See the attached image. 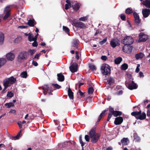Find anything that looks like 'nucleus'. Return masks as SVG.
Returning <instances> with one entry per match:
<instances>
[{"instance_id":"nucleus-1","label":"nucleus","mask_w":150,"mask_h":150,"mask_svg":"<svg viewBox=\"0 0 150 150\" xmlns=\"http://www.w3.org/2000/svg\"><path fill=\"white\" fill-rule=\"evenodd\" d=\"M89 135H86L85 139L86 141L89 142L91 139V142L93 144L96 143L99 139L100 135V134L96 132V128H92L90 131Z\"/></svg>"},{"instance_id":"nucleus-2","label":"nucleus","mask_w":150,"mask_h":150,"mask_svg":"<svg viewBox=\"0 0 150 150\" xmlns=\"http://www.w3.org/2000/svg\"><path fill=\"white\" fill-rule=\"evenodd\" d=\"M16 79L14 78L13 76L7 78L3 81V85L5 86V87H8V86H10L11 85H12L16 83Z\"/></svg>"},{"instance_id":"nucleus-3","label":"nucleus","mask_w":150,"mask_h":150,"mask_svg":"<svg viewBox=\"0 0 150 150\" xmlns=\"http://www.w3.org/2000/svg\"><path fill=\"white\" fill-rule=\"evenodd\" d=\"M131 115L137 119L141 120H144L146 119V113L144 112H142V110L139 111L133 112L131 113Z\"/></svg>"},{"instance_id":"nucleus-4","label":"nucleus","mask_w":150,"mask_h":150,"mask_svg":"<svg viewBox=\"0 0 150 150\" xmlns=\"http://www.w3.org/2000/svg\"><path fill=\"white\" fill-rule=\"evenodd\" d=\"M101 72L103 75H108L110 74V67L107 64H103L101 67Z\"/></svg>"},{"instance_id":"nucleus-5","label":"nucleus","mask_w":150,"mask_h":150,"mask_svg":"<svg viewBox=\"0 0 150 150\" xmlns=\"http://www.w3.org/2000/svg\"><path fill=\"white\" fill-rule=\"evenodd\" d=\"M125 85L127 88L130 90L135 89L138 88V86L133 81L130 80L127 81L125 83Z\"/></svg>"},{"instance_id":"nucleus-6","label":"nucleus","mask_w":150,"mask_h":150,"mask_svg":"<svg viewBox=\"0 0 150 150\" xmlns=\"http://www.w3.org/2000/svg\"><path fill=\"white\" fill-rule=\"evenodd\" d=\"M122 41V43L125 45H130L132 43L133 40L131 37L127 36L125 37Z\"/></svg>"},{"instance_id":"nucleus-7","label":"nucleus","mask_w":150,"mask_h":150,"mask_svg":"<svg viewBox=\"0 0 150 150\" xmlns=\"http://www.w3.org/2000/svg\"><path fill=\"white\" fill-rule=\"evenodd\" d=\"M72 24L76 27L83 28L85 27V24L82 22H78L76 20H74L71 23Z\"/></svg>"},{"instance_id":"nucleus-8","label":"nucleus","mask_w":150,"mask_h":150,"mask_svg":"<svg viewBox=\"0 0 150 150\" xmlns=\"http://www.w3.org/2000/svg\"><path fill=\"white\" fill-rule=\"evenodd\" d=\"M138 42L145 41L148 38V36L143 33H141L139 35Z\"/></svg>"},{"instance_id":"nucleus-9","label":"nucleus","mask_w":150,"mask_h":150,"mask_svg":"<svg viewBox=\"0 0 150 150\" xmlns=\"http://www.w3.org/2000/svg\"><path fill=\"white\" fill-rule=\"evenodd\" d=\"M52 87L51 86H48L47 85H45L42 86L43 89L45 91L46 93H48V94L50 95H52L51 93L52 91Z\"/></svg>"},{"instance_id":"nucleus-10","label":"nucleus","mask_w":150,"mask_h":150,"mask_svg":"<svg viewBox=\"0 0 150 150\" xmlns=\"http://www.w3.org/2000/svg\"><path fill=\"white\" fill-rule=\"evenodd\" d=\"M132 47L129 45H125L122 48L123 51L126 53H129L131 52Z\"/></svg>"},{"instance_id":"nucleus-11","label":"nucleus","mask_w":150,"mask_h":150,"mask_svg":"<svg viewBox=\"0 0 150 150\" xmlns=\"http://www.w3.org/2000/svg\"><path fill=\"white\" fill-rule=\"evenodd\" d=\"M72 63L71 65L69 67V69L72 73H74L76 72L77 70L78 65L75 62Z\"/></svg>"},{"instance_id":"nucleus-12","label":"nucleus","mask_w":150,"mask_h":150,"mask_svg":"<svg viewBox=\"0 0 150 150\" xmlns=\"http://www.w3.org/2000/svg\"><path fill=\"white\" fill-rule=\"evenodd\" d=\"M10 6H6L4 10V13H6L3 19L4 20L6 19L10 16Z\"/></svg>"},{"instance_id":"nucleus-13","label":"nucleus","mask_w":150,"mask_h":150,"mask_svg":"<svg viewBox=\"0 0 150 150\" xmlns=\"http://www.w3.org/2000/svg\"><path fill=\"white\" fill-rule=\"evenodd\" d=\"M110 44L112 47L114 48L120 45L119 40L117 38L112 40L110 42Z\"/></svg>"},{"instance_id":"nucleus-14","label":"nucleus","mask_w":150,"mask_h":150,"mask_svg":"<svg viewBox=\"0 0 150 150\" xmlns=\"http://www.w3.org/2000/svg\"><path fill=\"white\" fill-rule=\"evenodd\" d=\"M123 118L122 117L119 116L115 118L114 121V124L116 125H120L123 122Z\"/></svg>"},{"instance_id":"nucleus-15","label":"nucleus","mask_w":150,"mask_h":150,"mask_svg":"<svg viewBox=\"0 0 150 150\" xmlns=\"http://www.w3.org/2000/svg\"><path fill=\"white\" fill-rule=\"evenodd\" d=\"M142 13L143 17L145 18L147 17L150 14V9L144 8L142 9Z\"/></svg>"},{"instance_id":"nucleus-16","label":"nucleus","mask_w":150,"mask_h":150,"mask_svg":"<svg viewBox=\"0 0 150 150\" xmlns=\"http://www.w3.org/2000/svg\"><path fill=\"white\" fill-rule=\"evenodd\" d=\"M18 51L17 50H13L8 53L6 56H15L17 55Z\"/></svg>"},{"instance_id":"nucleus-17","label":"nucleus","mask_w":150,"mask_h":150,"mask_svg":"<svg viewBox=\"0 0 150 150\" xmlns=\"http://www.w3.org/2000/svg\"><path fill=\"white\" fill-rule=\"evenodd\" d=\"M68 93L69 98L72 100V102H73V101L74 98L73 93L70 87H69L68 89Z\"/></svg>"},{"instance_id":"nucleus-18","label":"nucleus","mask_w":150,"mask_h":150,"mask_svg":"<svg viewBox=\"0 0 150 150\" xmlns=\"http://www.w3.org/2000/svg\"><path fill=\"white\" fill-rule=\"evenodd\" d=\"M57 79L58 81L60 82H62L64 80V76L63 75L62 73L57 74Z\"/></svg>"},{"instance_id":"nucleus-19","label":"nucleus","mask_w":150,"mask_h":150,"mask_svg":"<svg viewBox=\"0 0 150 150\" xmlns=\"http://www.w3.org/2000/svg\"><path fill=\"white\" fill-rule=\"evenodd\" d=\"M133 15L135 21L137 23H139L140 20L139 18V16L137 13L134 12L133 13Z\"/></svg>"},{"instance_id":"nucleus-20","label":"nucleus","mask_w":150,"mask_h":150,"mask_svg":"<svg viewBox=\"0 0 150 150\" xmlns=\"http://www.w3.org/2000/svg\"><path fill=\"white\" fill-rule=\"evenodd\" d=\"M67 4L65 5V9L67 10L69 9V7L72 6V1H70L67 0L66 1Z\"/></svg>"},{"instance_id":"nucleus-21","label":"nucleus","mask_w":150,"mask_h":150,"mask_svg":"<svg viewBox=\"0 0 150 150\" xmlns=\"http://www.w3.org/2000/svg\"><path fill=\"white\" fill-rule=\"evenodd\" d=\"M39 59V57H34L33 58V61L32 64L33 65L35 66H38V63L36 62L37 60Z\"/></svg>"},{"instance_id":"nucleus-22","label":"nucleus","mask_w":150,"mask_h":150,"mask_svg":"<svg viewBox=\"0 0 150 150\" xmlns=\"http://www.w3.org/2000/svg\"><path fill=\"white\" fill-rule=\"evenodd\" d=\"M142 4L144 5L147 8H150V1L149 0H145Z\"/></svg>"},{"instance_id":"nucleus-23","label":"nucleus","mask_w":150,"mask_h":150,"mask_svg":"<svg viewBox=\"0 0 150 150\" xmlns=\"http://www.w3.org/2000/svg\"><path fill=\"white\" fill-rule=\"evenodd\" d=\"M6 60L4 58H0V69L6 63Z\"/></svg>"},{"instance_id":"nucleus-24","label":"nucleus","mask_w":150,"mask_h":150,"mask_svg":"<svg viewBox=\"0 0 150 150\" xmlns=\"http://www.w3.org/2000/svg\"><path fill=\"white\" fill-rule=\"evenodd\" d=\"M128 141V138H123L121 140V142L123 146L126 145H128L127 142Z\"/></svg>"},{"instance_id":"nucleus-25","label":"nucleus","mask_w":150,"mask_h":150,"mask_svg":"<svg viewBox=\"0 0 150 150\" xmlns=\"http://www.w3.org/2000/svg\"><path fill=\"white\" fill-rule=\"evenodd\" d=\"M38 35V33H37L36 35L34 37H33L32 36L30 37V36H28V38L29 40L30 41H36L37 40V37Z\"/></svg>"},{"instance_id":"nucleus-26","label":"nucleus","mask_w":150,"mask_h":150,"mask_svg":"<svg viewBox=\"0 0 150 150\" xmlns=\"http://www.w3.org/2000/svg\"><path fill=\"white\" fill-rule=\"evenodd\" d=\"M51 87H52V91L55 89H59L61 87L60 86L57 84H52Z\"/></svg>"},{"instance_id":"nucleus-27","label":"nucleus","mask_w":150,"mask_h":150,"mask_svg":"<svg viewBox=\"0 0 150 150\" xmlns=\"http://www.w3.org/2000/svg\"><path fill=\"white\" fill-rule=\"evenodd\" d=\"M122 60V58L121 57H118L115 59L114 62L115 64H118L120 63Z\"/></svg>"},{"instance_id":"nucleus-28","label":"nucleus","mask_w":150,"mask_h":150,"mask_svg":"<svg viewBox=\"0 0 150 150\" xmlns=\"http://www.w3.org/2000/svg\"><path fill=\"white\" fill-rule=\"evenodd\" d=\"M4 34L1 32H0V45L3 44L4 40Z\"/></svg>"},{"instance_id":"nucleus-29","label":"nucleus","mask_w":150,"mask_h":150,"mask_svg":"<svg viewBox=\"0 0 150 150\" xmlns=\"http://www.w3.org/2000/svg\"><path fill=\"white\" fill-rule=\"evenodd\" d=\"M114 112L112 111H109V112L108 114V116L107 119V121H108L112 117V115L114 116Z\"/></svg>"},{"instance_id":"nucleus-30","label":"nucleus","mask_w":150,"mask_h":150,"mask_svg":"<svg viewBox=\"0 0 150 150\" xmlns=\"http://www.w3.org/2000/svg\"><path fill=\"white\" fill-rule=\"evenodd\" d=\"M72 61V62H74V61L77 62V64H80L81 58L80 57H75V58Z\"/></svg>"},{"instance_id":"nucleus-31","label":"nucleus","mask_w":150,"mask_h":150,"mask_svg":"<svg viewBox=\"0 0 150 150\" xmlns=\"http://www.w3.org/2000/svg\"><path fill=\"white\" fill-rule=\"evenodd\" d=\"M128 68V65L126 63H124L121 66V69L123 70H125Z\"/></svg>"},{"instance_id":"nucleus-32","label":"nucleus","mask_w":150,"mask_h":150,"mask_svg":"<svg viewBox=\"0 0 150 150\" xmlns=\"http://www.w3.org/2000/svg\"><path fill=\"white\" fill-rule=\"evenodd\" d=\"M72 7H73V9L76 10V11H77L78 10L79 8V6L76 3L74 5H73V2H72Z\"/></svg>"},{"instance_id":"nucleus-33","label":"nucleus","mask_w":150,"mask_h":150,"mask_svg":"<svg viewBox=\"0 0 150 150\" xmlns=\"http://www.w3.org/2000/svg\"><path fill=\"white\" fill-rule=\"evenodd\" d=\"M122 112L119 111L115 110L114 112V116L117 117L118 116H120L122 115Z\"/></svg>"},{"instance_id":"nucleus-34","label":"nucleus","mask_w":150,"mask_h":150,"mask_svg":"<svg viewBox=\"0 0 150 150\" xmlns=\"http://www.w3.org/2000/svg\"><path fill=\"white\" fill-rule=\"evenodd\" d=\"M22 131L21 130L18 133V134L15 136L12 137L11 138L12 140H15L18 139L21 134Z\"/></svg>"},{"instance_id":"nucleus-35","label":"nucleus","mask_w":150,"mask_h":150,"mask_svg":"<svg viewBox=\"0 0 150 150\" xmlns=\"http://www.w3.org/2000/svg\"><path fill=\"white\" fill-rule=\"evenodd\" d=\"M23 78H26L27 77L28 74L26 71H24L22 72L20 75Z\"/></svg>"},{"instance_id":"nucleus-36","label":"nucleus","mask_w":150,"mask_h":150,"mask_svg":"<svg viewBox=\"0 0 150 150\" xmlns=\"http://www.w3.org/2000/svg\"><path fill=\"white\" fill-rule=\"evenodd\" d=\"M5 105L7 108H10L11 107L14 106V104L12 102H10L9 103H6L5 104Z\"/></svg>"},{"instance_id":"nucleus-37","label":"nucleus","mask_w":150,"mask_h":150,"mask_svg":"<svg viewBox=\"0 0 150 150\" xmlns=\"http://www.w3.org/2000/svg\"><path fill=\"white\" fill-rule=\"evenodd\" d=\"M28 55V53L25 51H22L19 53L18 56H25Z\"/></svg>"},{"instance_id":"nucleus-38","label":"nucleus","mask_w":150,"mask_h":150,"mask_svg":"<svg viewBox=\"0 0 150 150\" xmlns=\"http://www.w3.org/2000/svg\"><path fill=\"white\" fill-rule=\"evenodd\" d=\"M27 57H18V60L19 62H23L24 59H27Z\"/></svg>"},{"instance_id":"nucleus-39","label":"nucleus","mask_w":150,"mask_h":150,"mask_svg":"<svg viewBox=\"0 0 150 150\" xmlns=\"http://www.w3.org/2000/svg\"><path fill=\"white\" fill-rule=\"evenodd\" d=\"M134 139L137 141H139L140 140V137L138 136L137 133H135L134 134Z\"/></svg>"},{"instance_id":"nucleus-40","label":"nucleus","mask_w":150,"mask_h":150,"mask_svg":"<svg viewBox=\"0 0 150 150\" xmlns=\"http://www.w3.org/2000/svg\"><path fill=\"white\" fill-rule=\"evenodd\" d=\"M34 20L30 19L28 20V25L31 26H33L34 25Z\"/></svg>"},{"instance_id":"nucleus-41","label":"nucleus","mask_w":150,"mask_h":150,"mask_svg":"<svg viewBox=\"0 0 150 150\" xmlns=\"http://www.w3.org/2000/svg\"><path fill=\"white\" fill-rule=\"evenodd\" d=\"M63 30L66 33L68 34L69 33L70 31V30L68 28L64 26H63Z\"/></svg>"},{"instance_id":"nucleus-42","label":"nucleus","mask_w":150,"mask_h":150,"mask_svg":"<svg viewBox=\"0 0 150 150\" xmlns=\"http://www.w3.org/2000/svg\"><path fill=\"white\" fill-rule=\"evenodd\" d=\"M89 67L90 69L92 71H94L96 69V67L94 65L92 64H89Z\"/></svg>"},{"instance_id":"nucleus-43","label":"nucleus","mask_w":150,"mask_h":150,"mask_svg":"<svg viewBox=\"0 0 150 150\" xmlns=\"http://www.w3.org/2000/svg\"><path fill=\"white\" fill-rule=\"evenodd\" d=\"M94 89L93 87H89L88 90V94H92L94 92Z\"/></svg>"},{"instance_id":"nucleus-44","label":"nucleus","mask_w":150,"mask_h":150,"mask_svg":"<svg viewBox=\"0 0 150 150\" xmlns=\"http://www.w3.org/2000/svg\"><path fill=\"white\" fill-rule=\"evenodd\" d=\"M133 12L132 8H127L126 10V13L128 14H129Z\"/></svg>"},{"instance_id":"nucleus-45","label":"nucleus","mask_w":150,"mask_h":150,"mask_svg":"<svg viewBox=\"0 0 150 150\" xmlns=\"http://www.w3.org/2000/svg\"><path fill=\"white\" fill-rule=\"evenodd\" d=\"M78 44V41L77 40H74L73 42L72 46L74 47H76Z\"/></svg>"},{"instance_id":"nucleus-46","label":"nucleus","mask_w":150,"mask_h":150,"mask_svg":"<svg viewBox=\"0 0 150 150\" xmlns=\"http://www.w3.org/2000/svg\"><path fill=\"white\" fill-rule=\"evenodd\" d=\"M108 83L110 85H111L114 82V80L113 78L110 77L108 80Z\"/></svg>"},{"instance_id":"nucleus-47","label":"nucleus","mask_w":150,"mask_h":150,"mask_svg":"<svg viewBox=\"0 0 150 150\" xmlns=\"http://www.w3.org/2000/svg\"><path fill=\"white\" fill-rule=\"evenodd\" d=\"M79 142L81 145V146H84V145H85V143L84 142H83L82 140V136H81V135H80L79 136Z\"/></svg>"},{"instance_id":"nucleus-48","label":"nucleus","mask_w":150,"mask_h":150,"mask_svg":"<svg viewBox=\"0 0 150 150\" xmlns=\"http://www.w3.org/2000/svg\"><path fill=\"white\" fill-rule=\"evenodd\" d=\"M13 93L11 91H8L7 94V96L10 98H12L13 96Z\"/></svg>"},{"instance_id":"nucleus-49","label":"nucleus","mask_w":150,"mask_h":150,"mask_svg":"<svg viewBox=\"0 0 150 150\" xmlns=\"http://www.w3.org/2000/svg\"><path fill=\"white\" fill-rule=\"evenodd\" d=\"M88 18V16H86L80 18L79 19V20L81 21H84L86 20Z\"/></svg>"},{"instance_id":"nucleus-50","label":"nucleus","mask_w":150,"mask_h":150,"mask_svg":"<svg viewBox=\"0 0 150 150\" xmlns=\"http://www.w3.org/2000/svg\"><path fill=\"white\" fill-rule=\"evenodd\" d=\"M107 38H105L104 39H103V40L100 41V42L99 43L100 45H102L106 42V41H107Z\"/></svg>"},{"instance_id":"nucleus-51","label":"nucleus","mask_w":150,"mask_h":150,"mask_svg":"<svg viewBox=\"0 0 150 150\" xmlns=\"http://www.w3.org/2000/svg\"><path fill=\"white\" fill-rule=\"evenodd\" d=\"M107 111V110H104L102 113L100 114L99 116L101 117H102L103 116L105 115L106 112Z\"/></svg>"},{"instance_id":"nucleus-52","label":"nucleus","mask_w":150,"mask_h":150,"mask_svg":"<svg viewBox=\"0 0 150 150\" xmlns=\"http://www.w3.org/2000/svg\"><path fill=\"white\" fill-rule=\"evenodd\" d=\"M21 39V38L20 37H18L16 38L15 40V42L16 43H18L20 42Z\"/></svg>"},{"instance_id":"nucleus-53","label":"nucleus","mask_w":150,"mask_h":150,"mask_svg":"<svg viewBox=\"0 0 150 150\" xmlns=\"http://www.w3.org/2000/svg\"><path fill=\"white\" fill-rule=\"evenodd\" d=\"M140 65L139 64H137L136 69L135 70L136 72L138 73L139 72V70H140V69H139V67H140Z\"/></svg>"},{"instance_id":"nucleus-54","label":"nucleus","mask_w":150,"mask_h":150,"mask_svg":"<svg viewBox=\"0 0 150 150\" xmlns=\"http://www.w3.org/2000/svg\"><path fill=\"white\" fill-rule=\"evenodd\" d=\"M79 95L81 97H83L85 96L84 93H83L80 89L79 91Z\"/></svg>"},{"instance_id":"nucleus-55","label":"nucleus","mask_w":150,"mask_h":150,"mask_svg":"<svg viewBox=\"0 0 150 150\" xmlns=\"http://www.w3.org/2000/svg\"><path fill=\"white\" fill-rule=\"evenodd\" d=\"M144 55H144L143 53L140 52L136 54L135 55V56H143Z\"/></svg>"},{"instance_id":"nucleus-56","label":"nucleus","mask_w":150,"mask_h":150,"mask_svg":"<svg viewBox=\"0 0 150 150\" xmlns=\"http://www.w3.org/2000/svg\"><path fill=\"white\" fill-rule=\"evenodd\" d=\"M8 60L12 61L14 59V57H7Z\"/></svg>"},{"instance_id":"nucleus-57","label":"nucleus","mask_w":150,"mask_h":150,"mask_svg":"<svg viewBox=\"0 0 150 150\" xmlns=\"http://www.w3.org/2000/svg\"><path fill=\"white\" fill-rule=\"evenodd\" d=\"M29 52L30 53V55H32L33 54H34L35 52V50H30L29 51Z\"/></svg>"},{"instance_id":"nucleus-58","label":"nucleus","mask_w":150,"mask_h":150,"mask_svg":"<svg viewBox=\"0 0 150 150\" xmlns=\"http://www.w3.org/2000/svg\"><path fill=\"white\" fill-rule=\"evenodd\" d=\"M120 18L123 20H125V15L123 14L120 15Z\"/></svg>"},{"instance_id":"nucleus-59","label":"nucleus","mask_w":150,"mask_h":150,"mask_svg":"<svg viewBox=\"0 0 150 150\" xmlns=\"http://www.w3.org/2000/svg\"><path fill=\"white\" fill-rule=\"evenodd\" d=\"M17 124L18 125L20 128H22V123H21V121H20V122H18L17 123Z\"/></svg>"},{"instance_id":"nucleus-60","label":"nucleus","mask_w":150,"mask_h":150,"mask_svg":"<svg viewBox=\"0 0 150 150\" xmlns=\"http://www.w3.org/2000/svg\"><path fill=\"white\" fill-rule=\"evenodd\" d=\"M32 45L33 47H36L38 45V43L36 41H34L32 44Z\"/></svg>"},{"instance_id":"nucleus-61","label":"nucleus","mask_w":150,"mask_h":150,"mask_svg":"<svg viewBox=\"0 0 150 150\" xmlns=\"http://www.w3.org/2000/svg\"><path fill=\"white\" fill-rule=\"evenodd\" d=\"M139 76L140 77H143L144 75L142 71H140L139 73Z\"/></svg>"},{"instance_id":"nucleus-62","label":"nucleus","mask_w":150,"mask_h":150,"mask_svg":"<svg viewBox=\"0 0 150 150\" xmlns=\"http://www.w3.org/2000/svg\"><path fill=\"white\" fill-rule=\"evenodd\" d=\"M109 111H112L113 112H115V111L114 110L113 108L111 106H110L109 107Z\"/></svg>"},{"instance_id":"nucleus-63","label":"nucleus","mask_w":150,"mask_h":150,"mask_svg":"<svg viewBox=\"0 0 150 150\" xmlns=\"http://www.w3.org/2000/svg\"><path fill=\"white\" fill-rule=\"evenodd\" d=\"M101 59L104 61H105L107 59V57H101Z\"/></svg>"},{"instance_id":"nucleus-64","label":"nucleus","mask_w":150,"mask_h":150,"mask_svg":"<svg viewBox=\"0 0 150 150\" xmlns=\"http://www.w3.org/2000/svg\"><path fill=\"white\" fill-rule=\"evenodd\" d=\"M146 114L148 116H150V110L149 109L148 110Z\"/></svg>"}]
</instances>
